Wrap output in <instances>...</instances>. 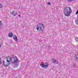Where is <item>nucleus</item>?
Wrapping results in <instances>:
<instances>
[{
  "mask_svg": "<svg viewBox=\"0 0 78 78\" xmlns=\"http://www.w3.org/2000/svg\"><path fill=\"white\" fill-rule=\"evenodd\" d=\"M63 13L66 16L69 17L70 16V13H72L71 8L69 7H66L65 8L63 11Z\"/></svg>",
  "mask_w": 78,
  "mask_h": 78,
  "instance_id": "f257e3e1",
  "label": "nucleus"
},
{
  "mask_svg": "<svg viewBox=\"0 0 78 78\" xmlns=\"http://www.w3.org/2000/svg\"><path fill=\"white\" fill-rule=\"evenodd\" d=\"M45 27V26H44L43 23H39L37 25V30H39V31H42L44 28Z\"/></svg>",
  "mask_w": 78,
  "mask_h": 78,
  "instance_id": "f03ea898",
  "label": "nucleus"
},
{
  "mask_svg": "<svg viewBox=\"0 0 78 78\" xmlns=\"http://www.w3.org/2000/svg\"><path fill=\"white\" fill-rule=\"evenodd\" d=\"M11 58L9 57H8L7 58V62H8V63H6V65H5V64H4V66H5V67H8V66H9V65L10 64V62H9V61H11Z\"/></svg>",
  "mask_w": 78,
  "mask_h": 78,
  "instance_id": "7ed1b4c3",
  "label": "nucleus"
},
{
  "mask_svg": "<svg viewBox=\"0 0 78 78\" xmlns=\"http://www.w3.org/2000/svg\"><path fill=\"white\" fill-rule=\"evenodd\" d=\"M16 56L15 55H13L12 56V57L11 58L10 61H11V62L12 63H14V61H15V58H16Z\"/></svg>",
  "mask_w": 78,
  "mask_h": 78,
  "instance_id": "20e7f679",
  "label": "nucleus"
},
{
  "mask_svg": "<svg viewBox=\"0 0 78 78\" xmlns=\"http://www.w3.org/2000/svg\"><path fill=\"white\" fill-rule=\"evenodd\" d=\"M15 58H15L13 63H17L18 62H19V60L18 59L17 57L16 56Z\"/></svg>",
  "mask_w": 78,
  "mask_h": 78,
  "instance_id": "39448f33",
  "label": "nucleus"
},
{
  "mask_svg": "<svg viewBox=\"0 0 78 78\" xmlns=\"http://www.w3.org/2000/svg\"><path fill=\"white\" fill-rule=\"evenodd\" d=\"M12 14L14 16H16V15H17V12L15 11H13L12 12Z\"/></svg>",
  "mask_w": 78,
  "mask_h": 78,
  "instance_id": "423d86ee",
  "label": "nucleus"
},
{
  "mask_svg": "<svg viewBox=\"0 0 78 78\" xmlns=\"http://www.w3.org/2000/svg\"><path fill=\"white\" fill-rule=\"evenodd\" d=\"M13 39H14L16 41V42H17V37L16 36V35H14V36H13Z\"/></svg>",
  "mask_w": 78,
  "mask_h": 78,
  "instance_id": "0eeeda50",
  "label": "nucleus"
},
{
  "mask_svg": "<svg viewBox=\"0 0 78 78\" xmlns=\"http://www.w3.org/2000/svg\"><path fill=\"white\" fill-rule=\"evenodd\" d=\"M13 35V34L12 32L9 33V37H12Z\"/></svg>",
  "mask_w": 78,
  "mask_h": 78,
  "instance_id": "6e6552de",
  "label": "nucleus"
},
{
  "mask_svg": "<svg viewBox=\"0 0 78 78\" xmlns=\"http://www.w3.org/2000/svg\"><path fill=\"white\" fill-rule=\"evenodd\" d=\"M44 65L45 66V68L47 69V68L48 67V64L47 62H46L44 64Z\"/></svg>",
  "mask_w": 78,
  "mask_h": 78,
  "instance_id": "1a4fd4ad",
  "label": "nucleus"
},
{
  "mask_svg": "<svg viewBox=\"0 0 78 78\" xmlns=\"http://www.w3.org/2000/svg\"><path fill=\"white\" fill-rule=\"evenodd\" d=\"M75 59L76 61H78V55H75Z\"/></svg>",
  "mask_w": 78,
  "mask_h": 78,
  "instance_id": "9d476101",
  "label": "nucleus"
},
{
  "mask_svg": "<svg viewBox=\"0 0 78 78\" xmlns=\"http://www.w3.org/2000/svg\"><path fill=\"white\" fill-rule=\"evenodd\" d=\"M2 21H0V29H2Z\"/></svg>",
  "mask_w": 78,
  "mask_h": 78,
  "instance_id": "9b49d317",
  "label": "nucleus"
},
{
  "mask_svg": "<svg viewBox=\"0 0 78 78\" xmlns=\"http://www.w3.org/2000/svg\"><path fill=\"white\" fill-rule=\"evenodd\" d=\"M56 62V60L55 58H53L52 59V62L53 63H55Z\"/></svg>",
  "mask_w": 78,
  "mask_h": 78,
  "instance_id": "f8f14e48",
  "label": "nucleus"
},
{
  "mask_svg": "<svg viewBox=\"0 0 78 78\" xmlns=\"http://www.w3.org/2000/svg\"><path fill=\"white\" fill-rule=\"evenodd\" d=\"M40 66L42 67H44L45 68V65L44 64H41Z\"/></svg>",
  "mask_w": 78,
  "mask_h": 78,
  "instance_id": "ddd939ff",
  "label": "nucleus"
},
{
  "mask_svg": "<svg viewBox=\"0 0 78 78\" xmlns=\"http://www.w3.org/2000/svg\"><path fill=\"white\" fill-rule=\"evenodd\" d=\"M18 66H19V64H15L14 65L15 67H17Z\"/></svg>",
  "mask_w": 78,
  "mask_h": 78,
  "instance_id": "4468645a",
  "label": "nucleus"
},
{
  "mask_svg": "<svg viewBox=\"0 0 78 78\" xmlns=\"http://www.w3.org/2000/svg\"><path fill=\"white\" fill-rule=\"evenodd\" d=\"M76 24L78 25V19H77L76 22Z\"/></svg>",
  "mask_w": 78,
  "mask_h": 78,
  "instance_id": "2eb2a0df",
  "label": "nucleus"
},
{
  "mask_svg": "<svg viewBox=\"0 0 78 78\" xmlns=\"http://www.w3.org/2000/svg\"><path fill=\"white\" fill-rule=\"evenodd\" d=\"M75 39L76 41V42H78V38L77 37L75 38Z\"/></svg>",
  "mask_w": 78,
  "mask_h": 78,
  "instance_id": "dca6fc26",
  "label": "nucleus"
},
{
  "mask_svg": "<svg viewBox=\"0 0 78 78\" xmlns=\"http://www.w3.org/2000/svg\"><path fill=\"white\" fill-rule=\"evenodd\" d=\"M1 64H2V59L0 57V65H1Z\"/></svg>",
  "mask_w": 78,
  "mask_h": 78,
  "instance_id": "f3484780",
  "label": "nucleus"
},
{
  "mask_svg": "<svg viewBox=\"0 0 78 78\" xmlns=\"http://www.w3.org/2000/svg\"><path fill=\"white\" fill-rule=\"evenodd\" d=\"M2 8V5L1 3H0V9Z\"/></svg>",
  "mask_w": 78,
  "mask_h": 78,
  "instance_id": "a211bd4d",
  "label": "nucleus"
},
{
  "mask_svg": "<svg viewBox=\"0 0 78 78\" xmlns=\"http://www.w3.org/2000/svg\"><path fill=\"white\" fill-rule=\"evenodd\" d=\"M50 3H51L50 2H48L47 3V4H48V5H50Z\"/></svg>",
  "mask_w": 78,
  "mask_h": 78,
  "instance_id": "6ab92c4d",
  "label": "nucleus"
},
{
  "mask_svg": "<svg viewBox=\"0 0 78 78\" xmlns=\"http://www.w3.org/2000/svg\"><path fill=\"white\" fill-rule=\"evenodd\" d=\"M78 14V10H77V11H76V14Z\"/></svg>",
  "mask_w": 78,
  "mask_h": 78,
  "instance_id": "aec40b11",
  "label": "nucleus"
},
{
  "mask_svg": "<svg viewBox=\"0 0 78 78\" xmlns=\"http://www.w3.org/2000/svg\"><path fill=\"white\" fill-rule=\"evenodd\" d=\"M68 1L69 2H72V1H73V0H68Z\"/></svg>",
  "mask_w": 78,
  "mask_h": 78,
  "instance_id": "412c9836",
  "label": "nucleus"
},
{
  "mask_svg": "<svg viewBox=\"0 0 78 78\" xmlns=\"http://www.w3.org/2000/svg\"><path fill=\"white\" fill-rule=\"evenodd\" d=\"M5 61H3V64H4H4H5Z\"/></svg>",
  "mask_w": 78,
  "mask_h": 78,
  "instance_id": "4be33fe9",
  "label": "nucleus"
},
{
  "mask_svg": "<svg viewBox=\"0 0 78 78\" xmlns=\"http://www.w3.org/2000/svg\"><path fill=\"white\" fill-rule=\"evenodd\" d=\"M18 17H20V15H19Z\"/></svg>",
  "mask_w": 78,
  "mask_h": 78,
  "instance_id": "5701e85b",
  "label": "nucleus"
},
{
  "mask_svg": "<svg viewBox=\"0 0 78 78\" xmlns=\"http://www.w3.org/2000/svg\"><path fill=\"white\" fill-rule=\"evenodd\" d=\"M49 48H51V47L50 46H49Z\"/></svg>",
  "mask_w": 78,
  "mask_h": 78,
  "instance_id": "b1692460",
  "label": "nucleus"
},
{
  "mask_svg": "<svg viewBox=\"0 0 78 78\" xmlns=\"http://www.w3.org/2000/svg\"><path fill=\"white\" fill-rule=\"evenodd\" d=\"M1 46H2V45H1V44H0V48L1 47Z\"/></svg>",
  "mask_w": 78,
  "mask_h": 78,
  "instance_id": "393cba45",
  "label": "nucleus"
},
{
  "mask_svg": "<svg viewBox=\"0 0 78 78\" xmlns=\"http://www.w3.org/2000/svg\"><path fill=\"white\" fill-rule=\"evenodd\" d=\"M11 41V43H12V41Z\"/></svg>",
  "mask_w": 78,
  "mask_h": 78,
  "instance_id": "a878e982",
  "label": "nucleus"
}]
</instances>
